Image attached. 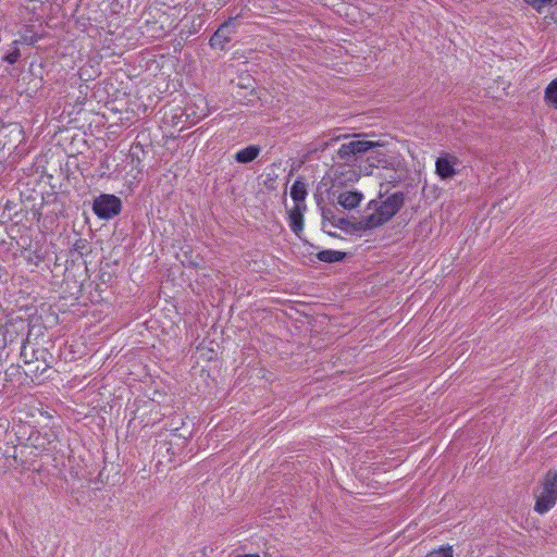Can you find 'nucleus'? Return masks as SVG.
<instances>
[{
	"instance_id": "obj_16",
	"label": "nucleus",
	"mask_w": 557,
	"mask_h": 557,
	"mask_svg": "<svg viewBox=\"0 0 557 557\" xmlns=\"http://www.w3.org/2000/svg\"><path fill=\"white\" fill-rule=\"evenodd\" d=\"M553 0H528V3L532 5L539 12Z\"/></svg>"
},
{
	"instance_id": "obj_5",
	"label": "nucleus",
	"mask_w": 557,
	"mask_h": 557,
	"mask_svg": "<svg viewBox=\"0 0 557 557\" xmlns=\"http://www.w3.org/2000/svg\"><path fill=\"white\" fill-rule=\"evenodd\" d=\"M235 34V24L234 18H230L224 22L216 32L210 38V46L212 48L224 49L226 44L232 40L233 35Z\"/></svg>"
},
{
	"instance_id": "obj_11",
	"label": "nucleus",
	"mask_w": 557,
	"mask_h": 557,
	"mask_svg": "<svg viewBox=\"0 0 557 557\" xmlns=\"http://www.w3.org/2000/svg\"><path fill=\"white\" fill-rule=\"evenodd\" d=\"M346 253L338 250H322L318 252L317 257L320 261L326 263H334L342 261L345 258Z\"/></svg>"
},
{
	"instance_id": "obj_2",
	"label": "nucleus",
	"mask_w": 557,
	"mask_h": 557,
	"mask_svg": "<svg viewBox=\"0 0 557 557\" xmlns=\"http://www.w3.org/2000/svg\"><path fill=\"white\" fill-rule=\"evenodd\" d=\"M557 502V471H548L543 480L542 490L535 493L534 510L544 515L549 511Z\"/></svg>"
},
{
	"instance_id": "obj_3",
	"label": "nucleus",
	"mask_w": 557,
	"mask_h": 557,
	"mask_svg": "<svg viewBox=\"0 0 557 557\" xmlns=\"http://www.w3.org/2000/svg\"><path fill=\"white\" fill-rule=\"evenodd\" d=\"M352 137L354 139L342 144L337 150V158L344 162H350L369 151L371 148L379 146L377 143L360 139V135H354Z\"/></svg>"
},
{
	"instance_id": "obj_10",
	"label": "nucleus",
	"mask_w": 557,
	"mask_h": 557,
	"mask_svg": "<svg viewBox=\"0 0 557 557\" xmlns=\"http://www.w3.org/2000/svg\"><path fill=\"white\" fill-rule=\"evenodd\" d=\"M307 194L306 183L300 180H296L290 188V197L295 201V206L305 205Z\"/></svg>"
},
{
	"instance_id": "obj_9",
	"label": "nucleus",
	"mask_w": 557,
	"mask_h": 557,
	"mask_svg": "<svg viewBox=\"0 0 557 557\" xmlns=\"http://www.w3.org/2000/svg\"><path fill=\"white\" fill-rule=\"evenodd\" d=\"M259 153L260 147L251 145L237 151L234 158L238 163H249L253 161L259 156Z\"/></svg>"
},
{
	"instance_id": "obj_8",
	"label": "nucleus",
	"mask_w": 557,
	"mask_h": 557,
	"mask_svg": "<svg viewBox=\"0 0 557 557\" xmlns=\"http://www.w3.org/2000/svg\"><path fill=\"white\" fill-rule=\"evenodd\" d=\"M362 199L363 195L361 193L352 190H345L337 196L338 205L347 210L357 208Z\"/></svg>"
},
{
	"instance_id": "obj_4",
	"label": "nucleus",
	"mask_w": 557,
	"mask_h": 557,
	"mask_svg": "<svg viewBox=\"0 0 557 557\" xmlns=\"http://www.w3.org/2000/svg\"><path fill=\"white\" fill-rule=\"evenodd\" d=\"M92 210L99 219L109 220L121 212L122 202L114 195L102 194L94 200Z\"/></svg>"
},
{
	"instance_id": "obj_17",
	"label": "nucleus",
	"mask_w": 557,
	"mask_h": 557,
	"mask_svg": "<svg viewBox=\"0 0 557 557\" xmlns=\"http://www.w3.org/2000/svg\"><path fill=\"white\" fill-rule=\"evenodd\" d=\"M237 557H260V556L257 554H249V555H243V556H237Z\"/></svg>"
},
{
	"instance_id": "obj_18",
	"label": "nucleus",
	"mask_w": 557,
	"mask_h": 557,
	"mask_svg": "<svg viewBox=\"0 0 557 557\" xmlns=\"http://www.w3.org/2000/svg\"><path fill=\"white\" fill-rule=\"evenodd\" d=\"M203 116H206V113H202L200 116H198V119H201Z\"/></svg>"
},
{
	"instance_id": "obj_14",
	"label": "nucleus",
	"mask_w": 557,
	"mask_h": 557,
	"mask_svg": "<svg viewBox=\"0 0 557 557\" xmlns=\"http://www.w3.org/2000/svg\"><path fill=\"white\" fill-rule=\"evenodd\" d=\"M35 354L36 351L34 349H32L30 351L28 350L26 343L23 344L21 349V357L23 358L25 363H32L34 361Z\"/></svg>"
},
{
	"instance_id": "obj_15",
	"label": "nucleus",
	"mask_w": 557,
	"mask_h": 557,
	"mask_svg": "<svg viewBox=\"0 0 557 557\" xmlns=\"http://www.w3.org/2000/svg\"><path fill=\"white\" fill-rule=\"evenodd\" d=\"M21 57V53H20V50L18 49H14L12 52H10L9 54H7L3 60L10 64H14L15 62H17L18 58Z\"/></svg>"
},
{
	"instance_id": "obj_7",
	"label": "nucleus",
	"mask_w": 557,
	"mask_h": 557,
	"mask_svg": "<svg viewBox=\"0 0 557 557\" xmlns=\"http://www.w3.org/2000/svg\"><path fill=\"white\" fill-rule=\"evenodd\" d=\"M306 210V205L295 206L288 214L289 227L292 231L299 236V234L304 230V211Z\"/></svg>"
},
{
	"instance_id": "obj_1",
	"label": "nucleus",
	"mask_w": 557,
	"mask_h": 557,
	"mask_svg": "<svg viewBox=\"0 0 557 557\" xmlns=\"http://www.w3.org/2000/svg\"><path fill=\"white\" fill-rule=\"evenodd\" d=\"M404 194L395 193L388 196L380 205H375V210L364 216L360 222V228L373 230L388 222L404 206Z\"/></svg>"
},
{
	"instance_id": "obj_12",
	"label": "nucleus",
	"mask_w": 557,
	"mask_h": 557,
	"mask_svg": "<svg viewBox=\"0 0 557 557\" xmlns=\"http://www.w3.org/2000/svg\"><path fill=\"white\" fill-rule=\"evenodd\" d=\"M545 101L557 108V78L552 81L545 88Z\"/></svg>"
},
{
	"instance_id": "obj_13",
	"label": "nucleus",
	"mask_w": 557,
	"mask_h": 557,
	"mask_svg": "<svg viewBox=\"0 0 557 557\" xmlns=\"http://www.w3.org/2000/svg\"><path fill=\"white\" fill-rule=\"evenodd\" d=\"M453 553V547L448 545L430 552L425 557H454Z\"/></svg>"
},
{
	"instance_id": "obj_6",
	"label": "nucleus",
	"mask_w": 557,
	"mask_h": 557,
	"mask_svg": "<svg viewBox=\"0 0 557 557\" xmlns=\"http://www.w3.org/2000/svg\"><path fill=\"white\" fill-rule=\"evenodd\" d=\"M457 163V157L444 153L435 162V172L442 180L451 178L456 174L455 165Z\"/></svg>"
}]
</instances>
